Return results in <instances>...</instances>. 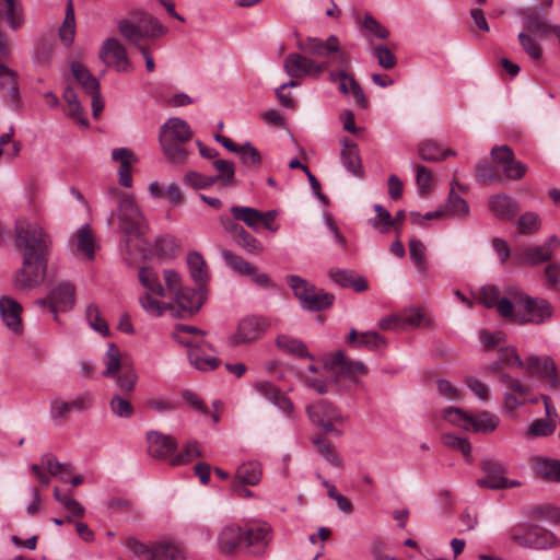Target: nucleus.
<instances>
[{"mask_svg": "<svg viewBox=\"0 0 560 560\" xmlns=\"http://www.w3.org/2000/svg\"><path fill=\"white\" fill-rule=\"evenodd\" d=\"M163 280L168 291L167 295H172V302H161L156 298L149 294L140 295L139 303L149 315L161 316L166 311L172 316L186 318L197 313L205 302L203 287L197 290L184 287L179 275L172 270L163 271Z\"/></svg>", "mask_w": 560, "mask_h": 560, "instance_id": "obj_1", "label": "nucleus"}, {"mask_svg": "<svg viewBox=\"0 0 560 560\" xmlns=\"http://www.w3.org/2000/svg\"><path fill=\"white\" fill-rule=\"evenodd\" d=\"M117 220L119 231L124 234L121 253L128 264L145 258L150 253V244L145 240L148 223L135 198L124 199L117 203L116 211L109 215V223Z\"/></svg>", "mask_w": 560, "mask_h": 560, "instance_id": "obj_2", "label": "nucleus"}, {"mask_svg": "<svg viewBox=\"0 0 560 560\" xmlns=\"http://www.w3.org/2000/svg\"><path fill=\"white\" fill-rule=\"evenodd\" d=\"M271 538V527L267 523H249L244 527L229 524L218 535V547L224 555H232L244 548L253 556H262Z\"/></svg>", "mask_w": 560, "mask_h": 560, "instance_id": "obj_3", "label": "nucleus"}, {"mask_svg": "<svg viewBox=\"0 0 560 560\" xmlns=\"http://www.w3.org/2000/svg\"><path fill=\"white\" fill-rule=\"evenodd\" d=\"M191 135L189 125L178 117H172L161 126L159 141L170 162L182 164L186 161L189 152L184 144L191 138Z\"/></svg>", "mask_w": 560, "mask_h": 560, "instance_id": "obj_4", "label": "nucleus"}, {"mask_svg": "<svg viewBox=\"0 0 560 560\" xmlns=\"http://www.w3.org/2000/svg\"><path fill=\"white\" fill-rule=\"evenodd\" d=\"M14 230L15 244L23 256L48 257L52 241L42 225L36 222H18Z\"/></svg>", "mask_w": 560, "mask_h": 560, "instance_id": "obj_5", "label": "nucleus"}, {"mask_svg": "<svg viewBox=\"0 0 560 560\" xmlns=\"http://www.w3.org/2000/svg\"><path fill=\"white\" fill-rule=\"evenodd\" d=\"M105 370L103 376L113 378L119 389V394L129 396L136 388L138 375L133 366L124 361L120 357L119 349L109 343L104 355Z\"/></svg>", "mask_w": 560, "mask_h": 560, "instance_id": "obj_6", "label": "nucleus"}, {"mask_svg": "<svg viewBox=\"0 0 560 560\" xmlns=\"http://www.w3.org/2000/svg\"><path fill=\"white\" fill-rule=\"evenodd\" d=\"M510 296L516 306L523 307L527 313L522 315L514 312V317L511 320L520 325H540L551 319L553 306L547 300L532 298L513 287L510 289Z\"/></svg>", "mask_w": 560, "mask_h": 560, "instance_id": "obj_7", "label": "nucleus"}, {"mask_svg": "<svg viewBox=\"0 0 560 560\" xmlns=\"http://www.w3.org/2000/svg\"><path fill=\"white\" fill-rule=\"evenodd\" d=\"M126 546L139 560H187L186 548L176 541L161 540L145 545L129 538Z\"/></svg>", "mask_w": 560, "mask_h": 560, "instance_id": "obj_8", "label": "nucleus"}, {"mask_svg": "<svg viewBox=\"0 0 560 560\" xmlns=\"http://www.w3.org/2000/svg\"><path fill=\"white\" fill-rule=\"evenodd\" d=\"M287 283L293 290L302 307L307 311H324L328 308L335 300L334 294L325 292L323 289H317L299 276H288Z\"/></svg>", "mask_w": 560, "mask_h": 560, "instance_id": "obj_9", "label": "nucleus"}, {"mask_svg": "<svg viewBox=\"0 0 560 560\" xmlns=\"http://www.w3.org/2000/svg\"><path fill=\"white\" fill-rule=\"evenodd\" d=\"M48 257L23 256L21 268L15 272L14 285L20 290H32L43 283L47 272Z\"/></svg>", "mask_w": 560, "mask_h": 560, "instance_id": "obj_10", "label": "nucleus"}, {"mask_svg": "<svg viewBox=\"0 0 560 560\" xmlns=\"http://www.w3.org/2000/svg\"><path fill=\"white\" fill-rule=\"evenodd\" d=\"M9 54V44L0 31V90L2 91L4 102L11 107L18 108L20 103L18 72L2 63V60L7 59Z\"/></svg>", "mask_w": 560, "mask_h": 560, "instance_id": "obj_11", "label": "nucleus"}, {"mask_svg": "<svg viewBox=\"0 0 560 560\" xmlns=\"http://www.w3.org/2000/svg\"><path fill=\"white\" fill-rule=\"evenodd\" d=\"M330 66L329 61H316L307 55L289 54L283 61L285 73L292 79L310 77L318 79Z\"/></svg>", "mask_w": 560, "mask_h": 560, "instance_id": "obj_12", "label": "nucleus"}, {"mask_svg": "<svg viewBox=\"0 0 560 560\" xmlns=\"http://www.w3.org/2000/svg\"><path fill=\"white\" fill-rule=\"evenodd\" d=\"M270 327L267 318L261 316H245L236 325L234 332L229 337L232 347L252 343L262 337Z\"/></svg>", "mask_w": 560, "mask_h": 560, "instance_id": "obj_13", "label": "nucleus"}, {"mask_svg": "<svg viewBox=\"0 0 560 560\" xmlns=\"http://www.w3.org/2000/svg\"><path fill=\"white\" fill-rule=\"evenodd\" d=\"M307 415L313 423L319 427L325 433H332L337 436L342 432L336 429L335 423H342L345 417L341 412L326 400H319L307 407Z\"/></svg>", "mask_w": 560, "mask_h": 560, "instance_id": "obj_14", "label": "nucleus"}, {"mask_svg": "<svg viewBox=\"0 0 560 560\" xmlns=\"http://www.w3.org/2000/svg\"><path fill=\"white\" fill-rule=\"evenodd\" d=\"M480 467L485 475L476 481L477 486L480 488L499 490L521 486V482L509 480L505 477L506 467L498 460L485 459L481 462Z\"/></svg>", "mask_w": 560, "mask_h": 560, "instance_id": "obj_15", "label": "nucleus"}, {"mask_svg": "<svg viewBox=\"0 0 560 560\" xmlns=\"http://www.w3.org/2000/svg\"><path fill=\"white\" fill-rule=\"evenodd\" d=\"M332 60L340 68L339 71L331 70L330 67L328 70V79L330 82H340L343 80H349V84L351 86V94L354 97V103L357 106L361 108H366L368 102L364 95V92L358 81L350 74H348L347 70L350 68V57L347 52H340L336 55Z\"/></svg>", "mask_w": 560, "mask_h": 560, "instance_id": "obj_16", "label": "nucleus"}, {"mask_svg": "<svg viewBox=\"0 0 560 560\" xmlns=\"http://www.w3.org/2000/svg\"><path fill=\"white\" fill-rule=\"evenodd\" d=\"M298 48L305 55L314 58H324V61H334L332 58L340 54V44L336 35H330L326 40L317 37H307L298 43Z\"/></svg>", "mask_w": 560, "mask_h": 560, "instance_id": "obj_17", "label": "nucleus"}, {"mask_svg": "<svg viewBox=\"0 0 560 560\" xmlns=\"http://www.w3.org/2000/svg\"><path fill=\"white\" fill-rule=\"evenodd\" d=\"M221 256L225 265L237 275L249 277L257 285H270L269 277L265 272L260 271L257 266L245 260L242 256H238L229 249H222Z\"/></svg>", "mask_w": 560, "mask_h": 560, "instance_id": "obj_18", "label": "nucleus"}, {"mask_svg": "<svg viewBox=\"0 0 560 560\" xmlns=\"http://www.w3.org/2000/svg\"><path fill=\"white\" fill-rule=\"evenodd\" d=\"M329 365L335 374V383L337 385L340 384L342 376L359 385L361 383L358 377L368 373V368L364 363L349 359L342 351H338L334 354L329 361Z\"/></svg>", "mask_w": 560, "mask_h": 560, "instance_id": "obj_19", "label": "nucleus"}, {"mask_svg": "<svg viewBox=\"0 0 560 560\" xmlns=\"http://www.w3.org/2000/svg\"><path fill=\"white\" fill-rule=\"evenodd\" d=\"M492 161L499 165L505 177L520 180L527 172V166L515 159L513 150L508 145H497L491 150Z\"/></svg>", "mask_w": 560, "mask_h": 560, "instance_id": "obj_20", "label": "nucleus"}, {"mask_svg": "<svg viewBox=\"0 0 560 560\" xmlns=\"http://www.w3.org/2000/svg\"><path fill=\"white\" fill-rule=\"evenodd\" d=\"M506 294L508 296L500 298L499 288L489 284L480 289L478 300L487 308L495 307L504 319H512L514 317V302L510 296V289Z\"/></svg>", "mask_w": 560, "mask_h": 560, "instance_id": "obj_21", "label": "nucleus"}, {"mask_svg": "<svg viewBox=\"0 0 560 560\" xmlns=\"http://www.w3.org/2000/svg\"><path fill=\"white\" fill-rule=\"evenodd\" d=\"M527 374L548 381L551 388L560 387V378L557 375V366L553 359L549 355H529L525 363Z\"/></svg>", "mask_w": 560, "mask_h": 560, "instance_id": "obj_22", "label": "nucleus"}, {"mask_svg": "<svg viewBox=\"0 0 560 560\" xmlns=\"http://www.w3.org/2000/svg\"><path fill=\"white\" fill-rule=\"evenodd\" d=\"M75 303V288L71 282L61 281L49 291V311L58 320V312L70 311Z\"/></svg>", "mask_w": 560, "mask_h": 560, "instance_id": "obj_23", "label": "nucleus"}, {"mask_svg": "<svg viewBox=\"0 0 560 560\" xmlns=\"http://www.w3.org/2000/svg\"><path fill=\"white\" fill-rule=\"evenodd\" d=\"M148 454L160 460H171L177 450L176 440L159 431H148L145 435Z\"/></svg>", "mask_w": 560, "mask_h": 560, "instance_id": "obj_24", "label": "nucleus"}, {"mask_svg": "<svg viewBox=\"0 0 560 560\" xmlns=\"http://www.w3.org/2000/svg\"><path fill=\"white\" fill-rule=\"evenodd\" d=\"M100 58L118 72H129L132 69L126 48L116 38H108L104 42L100 50Z\"/></svg>", "mask_w": 560, "mask_h": 560, "instance_id": "obj_25", "label": "nucleus"}, {"mask_svg": "<svg viewBox=\"0 0 560 560\" xmlns=\"http://www.w3.org/2000/svg\"><path fill=\"white\" fill-rule=\"evenodd\" d=\"M188 348V359L191 365L200 371H212L220 364V360L211 354V347L205 341Z\"/></svg>", "mask_w": 560, "mask_h": 560, "instance_id": "obj_26", "label": "nucleus"}, {"mask_svg": "<svg viewBox=\"0 0 560 560\" xmlns=\"http://www.w3.org/2000/svg\"><path fill=\"white\" fill-rule=\"evenodd\" d=\"M112 160L119 163L118 183L120 186L130 188L133 179L131 175V165L137 163V158L128 148H116L112 151Z\"/></svg>", "mask_w": 560, "mask_h": 560, "instance_id": "obj_27", "label": "nucleus"}, {"mask_svg": "<svg viewBox=\"0 0 560 560\" xmlns=\"http://www.w3.org/2000/svg\"><path fill=\"white\" fill-rule=\"evenodd\" d=\"M22 305L10 296L0 298V317L4 325L18 334L22 331Z\"/></svg>", "mask_w": 560, "mask_h": 560, "instance_id": "obj_28", "label": "nucleus"}, {"mask_svg": "<svg viewBox=\"0 0 560 560\" xmlns=\"http://www.w3.org/2000/svg\"><path fill=\"white\" fill-rule=\"evenodd\" d=\"M257 392L268 399L278 409L282 410L285 415L291 417L293 415L292 401L273 384L267 381L258 382L256 384Z\"/></svg>", "mask_w": 560, "mask_h": 560, "instance_id": "obj_29", "label": "nucleus"}, {"mask_svg": "<svg viewBox=\"0 0 560 560\" xmlns=\"http://www.w3.org/2000/svg\"><path fill=\"white\" fill-rule=\"evenodd\" d=\"M528 549L535 550H549L560 546V539L551 530L532 526V534H529Z\"/></svg>", "mask_w": 560, "mask_h": 560, "instance_id": "obj_30", "label": "nucleus"}, {"mask_svg": "<svg viewBox=\"0 0 560 560\" xmlns=\"http://www.w3.org/2000/svg\"><path fill=\"white\" fill-rule=\"evenodd\" d=\"M329 278L342 288H352L355 292L368 290V282L362 277H357L352 270L332 268L328 272Z\"/></svg>", "mask_w": 560, "mask_h": 560, "instance_id": "obj_31", "label": "nucleus"}, {"mask_svg": "<svg viewBox=\"0 0 560 560\" xmlns=\"http://www.w3.org/2000/svg\"><path fill=\"white\" fill-rule=\"evenodd\" d=\"M139 281L142 284V287L145 289V292L142 295L149 294L150 296H161L165 298L167 296V289L166 285L163 287V284L160 281V277L158 272L151 268V267H144L141 268L139 271Z\"/></svg>", "mask_w": 560, "mask_h": 560, "instance_id": "obj_32", "label": "nucleus"}, {"mask_svg": "<svg viewBox=\"0 0 560 560\" xmlns=\"http://www.w3.org/2000/svg\"><path fill=\"white\" fill-rule=\"evenodd\" d=\"M491 211L499 218H513L518 211V203L506 194L493 195L489 198Z\"/></svg>", "mask_w": 560, "mask_h": 560, "instance_id": "obj_33", "label": "nucleus"}, {"mask_svg": "<svg viewBox=\"0 0 560 560\" xmlns=\"http://www.w3.org/2000/svg\"><path fill=\"white\" fill-rule=\"evenodd\" d=\"M341 144L343 145V149L340 153L342 165L353 175H361L362 163L359 151L357 149V144L348 138H343L341 140Z\"/></svg>", "mask_w": 560, "mask_h": 560, "instance_id": "obj_34", "label": "nucleus"}, {"mask_svg": "<svg viewBox=\"0 0 560 560\" xmlns=\"http://www.w3.org/2000/svg\"><path fill=\"white\" fill-rule=\"evenodd\" d=\"M71 243L78 253H82L88 259L94 258V237L89 224L82 225L72 236Z\"/></svg>", "mask_w": 560, "mask_h": 560, "instance_id": "obj_35", "label": "nucleus"}, {"mask_svg": "<svg viewBox=\"0 0 560 560\" xmlns=\"http://www.w3.org/2000/svg\"><path fill=\"white\" fill-rule=\"evenodd\" d=\"M451 185L452 187L448 192V198L443 208L445 210V215L450 214L458 219H465L469 215V206L465 199L455 192L454 185H457L460 190H464V187L455 180H453Z\"/></svg>", "mask_w": 560, "mask_h": 560, "instance_id": "obj_36", "label": "nucleus"}, {"mask_svg": "<svg viewBox=\"0 0 560 560\" xmlns=\"http://www.w3.org/2000/svg\"><path fill=\"white\" fill-rule=\"evenodd\" d=\"M553 256V247L550 244H541L539 246L526 247L522 249V262L537 266L549 261Z\"/></svg>", "mask_w": 560, "mask_h": 560, "instance_id": "obj_37", "label": "nucleus"}, {"mask_svg": "<svg viewBox=\"0 0 560 560\" xmlns=\"http://www.w3.org/2000/svg\"><path fill=\"white\" fill-rule=\"evenodd\" d=\"M187 264L190 276L197 287H205L209 280V271L202 255L198 252H190L187 255Z\"/></svg>", "mask_w": 560, "mask_h": 560, "instance_id": "obj_38", "label": "nucleus"}, {"mask_svg": "<svg viewBox=\"0 0 560 560\" xmlns=\"http://www.w3.org/2000/svg\"><path fill=\"white\" fill-rule=\"evenodd\" d=\"M213 166L218 175L212 176L214 184L228 188L236 185L235 164L230 160L218 159L213 161Z\"/></svg>", "mask_w": 560, "mask_h": 560, "instance_id": "obj_39", "label": "nucleus"}, {"mask_svg": "<svg viewBox=\"0 0 560 560\" xmlns=\"http://www.w3.org/2000/svg\"><path fill=\"white\" fill-rule=\"evenodd\" d=\"M261 466L256 460H249L238 466L234 481H241L248 486H256L261 480Z\"/></svg>", "mask_w": 560, "mask_h": 560, "instance_id": "obj_40", "label": "nucleus"}, {"mask_svg": "<svg viewBox=\"0 0 560 560\" xmlns=\"http://www.w3.org/2000/svg\"><path fill=\"white\" fill-rule=\"evenodd\" d=\"M471 425L469 424L468 431L490 433L493 432L500 422L498 416L490 413L489 411H481L470 417Z\"/></svg>", "mask_w": 560, "mask_h": 560, "instance_id": "obj_41", "label": "nucleus"}, {"mask_svg": "<svg viewBox=\"0 0 560 560\" xmlns=\"http://www.w3.org/2000/svg\"><path fill=\"white\" fill-rule=\"evenodd\" d=\"M71 71L75 80L88 94L96 93L97 90H100L98 80L82 63L73 62L71 65Z\"/></svg>", "mask_w": 560, "mask_h": 560, "instance_id": "obj_42", "label": "nucleus"}, {"mask_svg": "<svg viewBox=\"0 0 560 560\" xmlns=\"http://www.w3.org/2000/svg\"><path fill=\"white\" fill-rule=\"evenodd\" d=\"M231 213L237 221H243L248 228L257 231L260 221L264 219L262 212L250 207L233 206L231 207Z\"/></svg>", "mask_w": 560, "mask_h": 560, "instance_id": "obj_43", "label": "nucleus"}, {"mask_svg": "<svg viewBox=\"0 0 560 560\" xmlns=\"http://www.w3.org/2000/svg\"><path fill=\"white\" fill-rule=\"evenodd\" d=\"M138 23L143 33V38H155L167 33V28L154 16L140 12L138 13Z\"/></svg>", "mask_w": 560, "mask_h": 560, "instance_id": "obj_44", "label": "nucleus"}, {"mask_svg": "<svg viewBox=\"0 0 560 560\" xmlns=\"http://www.w3.org/2000/svg\"><path fill=\"white\" fill-rule=\"evenodd\" d=\"M136 22L130 20H121L118 22V30L124 38L132 44L137 49L139 46H143L141 44V39L143 38V33L140 24L138 23V13L135 15Z\"/></svg>", "mask_w": 560, "mask_h": 560, "instance_id": "obj_45", "label": "nucleus"}, {"mask_svg": "<svg viewBox=\"0 0 560 560\" xmlns=\"http://www.w3.org/2000/svg\"><path fill=\"white\" fill-rule=\"evenodd\" d=\"M276 346L281 351L299 358H305L308 355L305 345L301 340L289 335H279L276 338Z\"/></svg>", "mask_w": 560, "mask_h": 560, "instance_id": "obj_46", "label": "nucleus"}, {"mask_svg": "<svg viewBox=\"0 0 560 560\" xmlns=\"http://www.w3.org/2000/svg\"><path fill=\"white\" fill-rule=\"evenodd\" d=\"M361 27L364 37L370 44H372L374 38L386 39L389 36V31L369 13L364 15Z\"/></svg>", "mask_w": 560, "mask_h": 560, "instance_id": "obj_47", "label": "nucleus"}, {"mask_svg": "<svg viewBox=\"0 0 560 560\" xmlns=\"http://www.w3.org/2000/svg\"><path fill=\"white\" fill-rule=\"evenodd\" d=\"M75 35V18L72 0H68L66 8V16L59 30V36L65 46H70Z\"/></svg>", "mask_w": 560, "mask_h": 560, "instance_id": "obj_48", "label": "nucleus"}, {"mask_svg": "<svg viewBox=\"0 0 560 560\" xmlns=\"http://www.w3.org/2000/svg\"><path fill=\"white\" fill-rule=\"evenodd\" d=\"M313 443L319 456L335 467H341L343 462L337 453L335 446L325 438L316 436Z\"/></svg>", "mask_w": 560, "mask_h": 560, "instance_id": "obj_49", "label": "nucleus"}, {"mask_svg": "<svg viewBox=\"0 0 560 560\" xmlns=\"http://www.w3.org/2000/svg\"><path fill=\"white\" fill-rule=\"evenodd\" d=\"M232 241L248 255H259L264 252V245L244 228Z\"/></svg>", "mask_w": 560, "mask_h": 560, "instance_id": "obj_50", "label": "nucleus"}, {"mask_svg": "<svg viewBox=\"0 0 560 560\" xmlns=\"http://www.w3.org/2000/svg\"><path fill=\"white\" fill-rule=\"evenodd\" d=\"M525 28L539 37H546L550 34L553 35V27L559 26L558 24H548L541 20L537 13H530L524 19Z\"/></svg>", "mask_w": 560, "mask_h": 560, "instance_id": "obj_51", "label": "nucleus"}, {"mask_svg": "<svg viewBox=\"0 0 560 560\" xmlns=\"http://www.w3.org/2000/svg\"><path fill=\"white\" fill-rule=\"evenodd\" d=\"M534 469L537 475L547 480L560 481V460L539 458L535 462Z\"/></svg>", "mask_w": 560, "mask_h": 560, "instance_id": "obj_52", "label": "nucleus"}, {"mask_svg": "<svg viewBox=\"0 0 560 560\" xmlns=\"http://www.w3.org/2000/svg\"><path fill=\"white\" fill-rule=\"evenodd\" d=\"M419 155L423 161L435 162L448 155H455L452 150H442L434 141H425L419 145Z\"/></svg>", "mask_w": 560, "mask_h": 560, "instance_id": "obj_53", "label": "nucleus"}, {"mask_svg": "<svg viewBox=\"0 0 560 560\" xmlns=\"http://www.w3.org/2000/svg\"><path fill=\"white\" fill-rule=\"evenodd\" d=\"M528 516L537 521H546L551 524H560V509L550 505H535L529 508Z\"/></svg>", "mask_w": 560, "mask_h": 560, "instance_id": "obj_54", "label": "nucleus"}, {"mask_svg": "<svg viewBox=\"0 0 560 560\" xmlns=\"http://www.w3.org/2000/svg\"><path fill=\"white\" fill-rule=\"evenodd\" d=\"M0 16L5 19L12 30H18L22 25L21 10L13 0H0Z\"/></svg>", "mask_w": 560, "mask_h": 560, "instance_id": "obj_55", "label": "nucleus"}, {"mask_svg": "<svg viewBox=\"0 0 560 560\" xmlns=\"http://www.w3.org/2000/svg\"><path fill=\"white\" fill-rule=\"evenodd\" d=\"M556 430L555 419H536L534 420L525 432L526 439H534L539 436L551 435Z\"/></svg>", "mask_w": 560, "mask_h": 560, "instance_id": "obj_56", "label": "nucleus"}, {"mask_svg": "<svg viewBox=\"0 0 560 560\" xmlns=\"http://www.w3.org/2000/svg\"><path fill=\"white\" fill-rule=\"evenodd\" d=\"M375 218L371 219L369 223L374 229L378 230L382 234H386L395 226V220L390 215L389 211L386 210L382 205H375Z\"/></svg>", "mask_w": 560, "mask_h": 560, "instance_id": "obj_57", "label": "nucleus"}, {"mask_svg": "<svg viewBox=\"0 0 560 560\" xmlns=\"http://www.w3.org/2000/svg\"><path fill=\"white\" fill-rule=\"evenodd\" d=\"M202 453L198 447L197 442H188L183 450L173 455L170 460L171 466H183L189 464L194 458L201 457Z\"/></svg>", "mask_w": 560, "mask_h": 560, "instance_id": "obj_58", "label": "nucleus"}, {"mask_svg": "<svg viewBox=\"0 0 560 560\" xmlns=\"http://www.w3.org/2000/svg\"><path fill=\"white\" fill-rule=\"evenodd\" d=\"M409 253L412 261L417 266L418 271L420 273H425L428 270V264L425 261V247L423 243L416 237H411L409 240Z\"/></svg>", "mask_w": 560, "mask_h": 560, "instance_id": "obj_59", "label": "nucleus"}, {"mask_svg": "<svg viewBox=\"0 0 560 560\" xmlns=\"http://www.w3.org/2000/svg\"><path fill=\"white\" fill-rule=\"evenodd\" d=\"M112 412L119 418H131L135 408L124 394H115L109 401Z\"/></svg>", "mask_w": 560, "mask_h": 560, "instance_id": "obj_60", "label": "nucleus"}, {"mask_svg": "<svg viewBox=\"0 0 560 560\" xmlns=\"http://www.w3.org/2000/svg\"><path fill=\"white\" fill-rule=\"evenodd\" d=\"M470 417V413H467L457 407H448L443 411V418L445 421L466 431H468L469 424L471 425Z\"/></svg>", "mask_w": 560, "mask_h": 560, "instance_id": "obj_61", "label": "nucleus"}, {"mask_svg": "<svg viewBox=\"0 0 560 560\" xmlns=\"http://www.w3.org/2000/svg\"><path fill=\"white\" fill-rule=\"evenodd\" d=\"M524 361L520 358L516 350L514 348H503L499 351V362L493 363L491 369L493 371L499 370L500 364L510 366V368H524Z\"/></svg>", "mask_w": 560, "mask_h": 560, "instance_id": "obj_62", "label": "nucleus"}, {"mask_svg": "<svg viewBox=\"0 0 560 560\" xmlns=\"http://www.w3.org/2000/svg\"><path fill=\"white\" fill-rule=\"evenodd\" d=\"M387 346L386 339L376 331H364L360 334V340L357 348H366L369 350H382Z\"/></svg>", "mask_w": 560, "mask_h": 560, "instance_id": "obj_63", "label": "nucleus"}, {"mask_svg": "<svg viewBox=\"0 0 560 560\" xmlns=\"http://www.w3.org/2000/svg\"><path fill=\"white\" fill-rule=\"evenodd\" d=\"M85 317H86V320L89 322V325L91 326V328L98 331L103 336H107L109 334L108 325L102 318L97 305L90 304L86 307Z\"/></svg>", "mask_w": 560, "mask_h": 560, "instance_id": "obj_64", "label": "nucleus"}]
</instances>
